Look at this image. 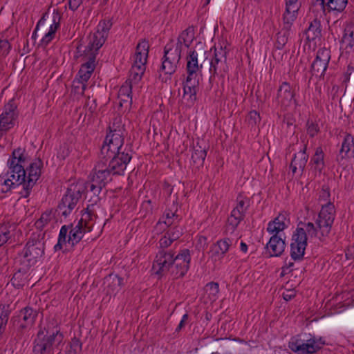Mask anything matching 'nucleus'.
<instances>
[{
    "label": "nucleus",
    "mask_w": 354,
    "mask_h": 354,
    "mask_svg": "<svg viewBox=\"0 0 354 354\" xmlns=\"http://www.w3.org/2000/svg\"><path fill=\"white\" fill-rule=\"evenodd\" d=\"M266 248L270 257H279L286 248L285 239L280 235L274 234L270 237Z\"/></svg>",
    "instance_id": "nucleus-24"
},
{
    "label": "nucleus",
    "mask_w": 354,
    "mask_h": 354,
    "mask_svg": "<svg viewBox=\"0 0 354 354\" xmlns=\"http://www.w3.org/2000/svg\"><path fill=\"white\" fill-rule=\"evenodd\" d=\"M248 123L252 125H256L261 121V117L259 113L257 111H251L248 115Z\"/></svg>",
    "instance_id": "nucleus-57"
},
{
    "label": "nucleus",
    "mask_w": 354,
    "mask_h": 354,
    "mask_svg": "<svg viewBox=\"0 0 354 354\" xmlns=\"http://www.w3.org/2000/svg\"><path fill=\"white\" fill-rule=\"evenodd\" d=\"M109 132L107 133L104 143L101 147L102 155H106L111 153V151L122 150L124 149H131V146L124 145V129L120 124L115 125V123L109 127Z\"/></svg>",
    "instance_id": "nucleus-11"
},
{
    "label": "nucleus",
    "mask_w": 354,
    "mask_h": 354,
    "mask_svg": "<svg viewBox=\"0 0 354 354\" xmlns=\"http://www.w3.org/2000/svg\"><path fill=\"white\" fill-rule=\"evenodd\" d=\"M43 166V162L40 158H38L35 162L30 164L27 168L28 171V176L30 178L35 179L37 181L41 176V169Z\"/></svg>",
    "instance_id": "nucleus-37"
},
{
    "label": "nucleus",
    "mask_w": 354,
    "mask_h": 354,
    "mask_svg": "<svg viewBox=\"0 0 354 354\" xmlns=\"http://www.w3.org/2000/svg\"><path fill=\"white\" fill-rule=\"evenodd\" d=\"M198 53L196 50H190L187 56V77L183 83L185 95H189L188 101L194 104L197 100V93L199 91V76L198 71Z\"/></svg>",
    "instance_id": "nucleus-5"
},
{
    "label": "nucleus",
    "mask_w": 354,
    "mask_h": 354,
    "mask_svg": "<svg viewBox=\"0 0 354 354\" xmlns=\"http://www.w3.org/2000/svg\"><path fill=\"white\" fill-rule=\"evenodd\" d=\"M290 224L288 214L286 212L280 213L274 220L268 224L267 232L270 234H277L283 231Z\"/></svg>",
    "instance_id": "nucleus-20"
},
{
    "label": "nucleus",
    "mask_w": 354,
    "mask_h": 354,
    "mask_svg": "<svg viewBox=\"0 0 354 354\" xmlns=\"http://www.w3.org/2000/svg\"><path fill=\"white\" fill-rule=\"evenodd\" d=\"M11 49V45L7 39H0V55L6 57Z\"/></svg>",
    "instance_id": "nucleus-58"
},
{
    "label": "nucleus",
    "mask_w": 354,
    "mask_h": 354,
    "mask_svg": "<svg viewBox=\"0 0 354 354\" xmlns=\"http://www.w3.org/2000/svg\"><path fill=\"white\" fill-rule=\"evenodd\" d=\"M330 59V51L326 48H319L311 64L310 72L316 77L323 78Z\"/></svg>",
    "instance_id": "nucleus-16"
},
{
    "label": "nucleus",
    "mask_w": 354,
    "mask_h": 354,
    "mask_svg": "<svg viewBox=\"0 0 354 354\" xmlns=\"http://www.w3.org/2000/svg\"><path fill=\"white\" fill-rule=\"evenodd\" d=\"M171 217H170L167 219L161 221V223H165L169 228L171 226H174L178 224H180V221H181V218H180V216L178 214H176V212H171Z\"/></svg>",
    "instance_id": "nucleus-52"
},
{
    "label": "nucleus",
    "mask_w": 354,
    "mask_h": 354,
    "mask_svg": "<svg viewBox=\"0 0 354 354\" xmlns=\"http://www.w3.org/2000/svg\"><path fill=\"white\" fill-rule=\"evenodd\" d=\"M111 23L110 21H104L102 24H100L98 26V29L100 30V33L103 35L104 36L107 37V33L111 26Z\"/></svg>",
    "instance_id": "nucleus-59"
},
{
    "label": "nucleus",
    "mask_w": 354,
    "mask_h": 354,
    "mask_svg": "<svg viewBox=\"0 0 354 354\" xmlns=\"http://www.w3.org/2000/svg\"><path fill=\"white\" fill-rule=\"evenodd\" d=\"M306 145L304 146L303 150H301L297 154H295L292 160L290 168L293 174H295L297 169L304 171L308 156L306 154Z\"/></svg>",
    "instance_id": "nucleus-29"
},
{
    "label": "nucleus",
    "mask_w": 354,
    "mask_h": 354,
    "mask_svg": "<svg viewBox=\"0 0 354 354\" xmlns=\"http://www.w3.org/2000/svg\"><path fill=\"white\" fill-rule=\"evenodd\" d=\"M68 243L72 246L78 243L84 236L92 231L93 226L86 219L81 218L75 227H70Z\"/></svg>",
    "instance_id": "nucleus-17"
},
{
    "label": "nucleus",
    "mask_w": 354,
    "mask_h": 354,
    "mask_svg": "<svg viewBox=\"0 0 354 354\" xmlns=\"http://www.w3.org/2000/svg\"><path fill=\"white\" fill-rule=\"evenodd\" d=\"M100 158L107 162L108 168L113 175L122 176L132 159V149H124L122 150L111 151V153L102 155Z\"/></svg>",
    "instance_id": "nucleus-8"
},
{
    "label": "nucleus",
    "mask_w": 354,
    "mask_h": 354,
    "mask_svg": "<svg viewBox=\"0 0 354 354\" xmlns=\"http://www.w3.org/2000/svg\"><path fill=\"white\" fill-rule=\"evenodd\" d=\"M84 0H68L69 9L75 11L83 3Z\"/></svg>",
    "instance_id": "nucleus-61"
},
{
    "label": "nucleus",
    "mask_w": 354,
    "mask_h": 354,
    "mask_svg": "<svg viewBox=\"0 0 354 354\" xmlns=\"http://www.w3.org/2000/svg\"><path fill=\"white\" fill-rule=\"evenodd\" d=\"M132 94V82L129 80H126V82L121 86L118 91V96L121 95H129Z\"/></svg>",
    "instance_id": "nucleus-53"
},
{
    "label": "nucleus",
    "mask_w": 354,
    "mask_h": 354,
    "mask_svg": "<svg viewBox=\"0 0 354 354\" xmlns=\"http://www.w3.org/2000/svg\"><path fill=\"white\" fill-rule=\"evenodd\" d=\"M26 176L24 178V182L21 183V185H23V192H20L21 196L24 198H28L30 196L32 189L37 182L35 179H32L29 177H28L27 180H26Z\"/></svg>",
    "instance_id": "nucleus-46"
},
{
    "label": "nucleus",
    "mask_w": 354,
    "mask_h": 354,
    "mask_svg": "<svg viewBox=\"0 0 354 354\" xmlns=\"http://www.w3.org/2000/svg\"><path fill=\"white\" fill-rule=\"evenodd\" d=\"M318 201L322 206V204L327 205L328 203H332L330 202V189L326 185H323L321 190L318 194Z\"/></svg>",
    "instance_id": "nucleus-44"
},
{
    "label": "nucleus",
    "mask_w": 354,
    "mask_h": 354,
    "mask_svg": "<svg viewBox=\"0 0 354 354\" xmlns=\"http://www.w3.org/2000/svg\"><path fill=\"white\" fill-rule=\"evenodd\" d=\"M183 225L180 223L174 226H171L166 233L171 237V241H176L183 234Z\"/></svg>",
    "instance_id": "nucleus-43"
},
{
    "label": "nucleus",
    "mask_w": 354,
    "mask_h": 354,
    "mask_svg": "<svg viewBox=\"0 0 354 354\" xmlns=\"http://www.w3.org/2000/svg\"><path fill=\"white\" fill-rule=\"evenodd\" d=\"M149 45L147 39L140 40L136 46L135 53V59L133 64L139 65L143 64L146 65L148 58Z\"/></svg>",
    "instance_id": "nucleus-25"
},
{
    "label": "nucleus",
    "mask_w": 354,
    "mask_h": 354,
    "mask_svg": "<svg viewBox=\"0 0 354 354\" xmlns=\"http://www.w3.org/2000/svg\"><path fill=\"white\" fill-rule=\"evenodd\" d=\"M146 66L143 64H133L130 70L129 78L127 80L135 84L138 83L145 71Z\"/></svg>",
    "instance_id": "nucleus-36"
},
{
    "label": "nucleus",
    "mask_w": 354,
    "mask_h": 354,
    "mask_svg": "<svg viewBox=\"0 0 354 354\" xmlns=\"http://www.w3.org/2000/svg\"><path fill=\"white\" fill-rule=\"evenodd\" d=\"M10 232L6 226L0 228V246L6 243L10 239Z\"/></svg>",
    "instance_id": "nucleus-55"
},
{
    "label": "nucleus",
    "mask_w": 354,
    "mask_h": 354,
    "mask_svg": "<svg viewBox=\"0 0 354 354\" xmlns=\"http://www.w3.org/2000/svg\"><path fill=\"white\" fill-rule=\"evenodd\" d=\"M342 82L346 85L350 80H354V66L351 64H348L343 75Z\"/></svg>",
    "instance_id": "nucleus-54"
},
{
    "label": "nucleus",
    "mask_w": 354,
    "mask_h": 354,
    "mask_svg": "<svg viewBox=\"0 0 354 354\" xmlns=\"http://www.w3.org/2000/svg\"><path fill=\"white\" fill-rule=\"evenodd\" d=\"M203 301L205 304L209 302L212 303L215 301L217 298L218 293V283L215 282H210L206 284L203 290Z\"/></svg>",
    "instance_id": "nucleus-32"
},
{
    "label": "nucleus",
    "mask_w": 354,
    "mask_h": 354,
    "mask_svg": "<svg viewBox=\"0 0 354 354\" xmlns=\"http://www.w3.org/2000/svg\"><path fill=\"white\" fill-rule=\"evenodd\" d=\"M173 203H174V210L173 209H166L162 215V216L161 217V218L160 219V221H159V223H161V221H163L165 219H167L170 217H171V212H176V211H177V206L174 205V201H173Z\"/></svg>",
    "instance_id": "nucleus-63"
},
{
    "label": "nucleus",
    "mask_w": 354,
    "mask_h": 354,
    "mask_svg": "<svg viewBox=\"0 0 354 354\" xmlns=\"http://www.w3.org/2000/svg\"><path fill=\"white\" fill-rule=\"evenodd\" d=\"M325 344L324 338L305 334L291 337L288 342V348L292 352L299 354H314L321 350Z\"/></svg>",
    "instance_id": "nucleus-7"
},
{
    "label": "nucleus",
    "mask_w": 354,
    "mask_h": 354,
    "mask_svg": "<svg viewBox=\"0 0 354 354\" xmlns=\"http://www.w3.org/2000/svg\"><path fill=\"white\" fill-rule=\"evenodd\" d=\"M25 149H15L7 161L8 171L0 176V192L7 193L12 188L21 185L26 177V170L23 164L26 161Z\"/></svg>",
    "instance_id": "nucleus-2"
},
{
    "label": "nucleus",
    "mask_w": 354,
    "mask_h": 354,
    "mask_svg": "<svg viewBox=\"0 0 354 354\" xmlns=\"http://www.w3.org/2000/svg\"><path fill=\"white\" fill-rule=\"evenodd\" d=\"M12 308L9 304H0V319L7 325Z\"/></svg>",
    "instance_id": "nucleus-48"
},
{
    "label": "nucleus",
    "mask_w": 354,
    "mask_h": 354,
    "mask_svg": "<svg viewBox=\"0 0 354 354\" xmlns=\"http://www.w3.org/2000/svg\"><path fill=\"white\" fill-rule=\"evenodd\" d=\"M173 241H171V237L169 235H167L166 233L164 235V236H162L160 239L159 243H160V245L161 248H167L168 246H169Z\"/></svg>",
    "instance_id": "nucleus-60"
},
{
    "label": "nucleus",
    "mask_w": 354,
    "mask_h": 354,
    "mask_svg": "<svg viewBox=\"0 0 354 354\" xmlns=\"http://www.w3.org/2000/svg\"><path fill=\"white\" fill-rule=\"evenodd\" d=\"M288 39V30L278 32L277 35L276 48L278 49H282L287 43Z\"/></svg>",
    "instance_id": "nucleus-49"
},
{
    "label": "nucleus",
    "mask_w": 354,
    "mask_h": 354,
    "mask_svg": "<svg viewBox=\"0 0 354 354\" xmlns=\"http://www.w3.org/2000/svg\"><path fill=\"white\" fill-rule=\"evenodd\" d=\"M86 187L83 184H71L63 196L58 205L57 209L62 215L67 217L75 208L81 199L82 194L85 193Z\"/></svg>",
    "instance_id": "nucleus-9"
},
{
    "label": "nucleus",
    "mask_w": 354,
    "mask_h": 354,
    "mask_svg": "<svg viewBox=\"0 0 354 354\" xmlns=\"http://www.w3.org/2000/svg\"><path fill=\"white\" fill-rule=\"evenodd\" d=\"M73 227V224L70 225H63L59 231L57 243L54 246V250L58 251L62 249L63 245L68 243V232L70 227Z\"/></svg>",
    "instance_id": "nucleus-38"
},
{
    "label": "nucleus",
    "mask_w": 354,
    "mask_h": 354,
    "mask_svg": "<svg viewBox=\"0 0 354 354\" xmlns=\"http://www.w3.org/2000/svg\"><path fill=\"white\" fill-rule=\"evenodd\" d=\"M64 339L59 329L50 324L39 325V330L33 340L34 354H62L60 344Z\"/></svg>",
    "instance_id": "nucleus-3"
},
{
    "label": "nucleus",
    "mask_w": 354,
    "mask_h": 354,
    "mask_svg": "<svg viewBox=\"0 0 354 354\" xmlns=\"http://www.w3.org/2000/svg\"><path fill=\"white\" fill-rule=\"evenodd\" d=\"M307 234L306 228L299 226L293 233L290 244V256L294 261L303 259L307 246Z\"/></svg>",
    "instance_id": "nucleus-12"
},
{
    "label": "nucleus",
    "mask_w": 354,
    "mask_h": 354,
    "mask_svg": "<svg viewBox=\"0 0 354 354\" xmlns=\"http://www.w3.org/2000/svg\"><path fill=\"white\" fill-rule=\"evenodd\" d=\"M61 17L58 12L53 13L52 17V24L50 25V28L41 39V44L47 46L53 39L55 32L59 26Z\"/></svg>",
    "instance_id": "nucleus-31"
},
{
    "label": "nucleus",
    "mask_w": 354,
    "mask_h": 354,
    "mask_svg": "<svg viewBox=\"0 0 354 354\" xmlns=\"http://www.w3.org/2000/svg\"><path fill=\"white\" fill-rule=\"evenodd\" d=\"M348 0H328L326 2V10L328 12L337 11L342 12L345 9Z\"/></svg>",
    "instance_id": "nucleus-39"
},
{
    "label": "nucleus",
    "mask_w": 354,
    "mask_h": 354,
    "mask_svg": "<svg viewBox=\"0 0 354 354\" xmlns=\"http://www.w3.org/2000/svg\"><path fill=\"white\" fill-rule=\"evenodd\" d=\"M69 348H66V354H80L82 351V344L81 341L74 337L68 344Z\"/></svg>",
    "instance_id": "nucleus-42"
},
{
    "label": "nucleus",
    "mask_w": 354,
    "mask_h": 354,
    "mask_svg": "<svg viewBox=\"0 0 354 354\" xmlns=\"http://www.w3.org/2000/svg\"><path fill=\"white\" fill-rule=\"evenodd\" d=\"M212 48H210L209 51H205V59L203 63L205 65L210 66V71H212L214 69V71L216 70V66L220 62H222L223 59L225 61L226 59V52L221 48L218 50L214 48V51H212Z\"/></svg>",
    "instance_id": "nucleus-21"
},
{
    "label": "nucleus",
    "mask_w": 354,
    "mask_h": 354,
    "mask_svg": "<svg viewBox=\"0 0 354 354\" xmlns=\"http://www.w3.org/2000/svg\"><path fill=\"white\" fill-rule=\"evenodd\" d=\"M106 36L101 35V33H100V30L98 29L96 32L90 37L89 42L82 55L89 57L90 54H93L95 55V59H96L98 50L104 44Z\"/></svg>",
    "instance_id": "nucleus-23"
},
{
    "label": "nucleus",
    "mask_w": 354,
    "mask_h": 354,
    "mask_svg": "<svg viewBox=\"0 0 354 354\" xmlns=\"http://www.w3.org/2000/svg\"><path fill=\"white\" fill-rule=\"evenodd\" d=\"M82 184L86 187V197H87L89 192L92 193L93 195L94 196V199L93 200L92 197H91V198L88 201H93V203L91 204L92 205H93L94 204H96L97 203V201L100 200L98 195L101 192L102 188H104V187H103L101 185L97 184V183H93V182H92L91 183H82Z\"/></svg>",
    "instance_id": "nucleus-35"
},
{
    "label": "nucleus",
    "mask_w": 354,
    "mask_h": 354,
    "mask_svg": "<svg viewBox=\"0 0 354 354\" xmlns=\"http://www.w3.org/2000/svg\"><path fill=\"white\" fill-rule=\"evenodd\" d=\"M233 239L229 237H225L217 241L215 245V252L218 254H221L222 256L224 255L229 250L230 246L232 245Z\"/></svg>",
    "instance_id": "nucleus-41"
},
{
    "label": "nucleus",
    "mask_w": 354,
    "mask_h": 354,
    "mask_svg": "<svg viewBox=\"0 0 354 354\" xmlns=\"http://www.w3.org/2000/svg\"><path fill=\"white\" fill-rule=\"evenodd\" d=\"M350 157H354V138L351 134L346 133L342 143L337 160L339 158L342 160Z\"/></svg>",
    "instance_id": "nucleus-27"
},
{
    "label": "nucleus",
    "mask_w": 354,
    "mask_h": 354,
    "mask_svg": "<svg viewBox=\"0 0 354 354\" xmlns=\"http://www.w3.org/2000/svg\"><path fill=\"white\" fill-rule=\"evenodd\" d=\"M171 252L160 251L156 255L152 270L156 274L164 275L170 272L176 279L185 275L189 268L190 255L189 250H183L175 258Z\"/></svg>",
    "instance_id": "nucleus-1"
},
{
    "label": "nucleus",
    "mask_w": 354,
    "mask_h": 354,
    "mask_svg": "<svg viewBox=\"0 0 354 354\" xmlns=\"http://www.w3.org/2000/svg\"><path fill=\"white\" fill-rule=\"evenodd\" d=\"M180 58L179 50L173 49L170 44H167L164 48V55L162 58L160 71L163 72L165 75L174 74L177 69Z\"/></svg>",
    "instance_id": "nucleus-14"
},
{
    "label": "nucleus",
    "mask_w": 354,
    "mask_h": 354,
    "mask_svg": "<svg viewBox=\"0 0 354 354\" xmlns=\"http://www.w3.org/2000/svg\"><path fill=\"white\" fill-rule=\"evenodd\" d=\"M335 214L336 211L333 203L322 204L315 222L316 225L311 222L304 224L308 235L324 241L330 233Z\"/></svg>",
    "instance_id": "nucleus-4"
},
{
    "label": "nucleus",
    "mask_w": 354,
    "mask_h": 354,
    "mask_svg": "<svg viewBox=\"0 0 354 354\" xmlns=\"http://www.w3.org/2000/svg\"><path fill=\"white\" fill-rule=\"evenodd\" d=\"M295 295L296 294L295 290H286L283 292L282 295L283 299L286 301L291 300L295 297Z\"/></svg>",
    "instance_id": "nucleus-64"
},
{
    "label": "nucleus",
    "mask_w": 354,
    "mask_h": 354,
    "mask_svg": "<svg viewBox=\"0 0 354 354\" xmlns=\"http://www.w3.org/2000/svg\"><path fill=\"white\" fill-rule=\"evenodd\" d=\"M44 234H32L27 242L24 251L21 263L33 266L37 259L44 254L45 242Z\"/></svg>",
    "instance_id": "nucleus-10"
},
{
    "label": "nucleus",
    "mask_w": 354,
    "mask_h": 354,
    "mask_svg": "<svg viewBox=\"0 0 354 354\" xmlns=\"http://www.w3.org/2000/svg\"><path fill=\"white\" fill-rule=\"evenodd\" d=\"M340 43L342 48L348 51L354 48V23L346 24Z\"/></svg>",
    "instance_id": "nucleus-28"
},
{
    "label": "nucleus",
    "mask_w": 354,
    "mask_h": 354,
    "mask_svg": "<svg viewBox=\"0 0 354 354\" xmlns=\"http://www.w3.org/2000/svg\"><path fill=\"white\" fill-rule=\"evenodd\" d=\"M236 205L232 209L230 216L227 218L226 232L232 233L240 222L244 218L245 212L250 205L248 198L239 195L236 198Z\"/></svg>",
    "instance_id": "nucleus-13"
},
{
    "label": "nucleus",
    "mask_w": 354,
    "mask_h": 354,
    "mask_svg": "<svg viewBox=\"0 0 354 354\" xmlns=\"http://www.w3.org/2000/svg\"><path fill=\"white\" fill-rule=\"evenodd\" d=\"M306 131L308 136L313 138L319 132L320 129L317 122L308 120L306 122Z\"/></svg>",
    "instance_id": "nucleus-50"
},
{
    "label": "nucleus",
    "mask_w": 354,
    "mask_h": 354,
    "mask_svg": "<svg viewBox=\"0 0 354 354\" xmlns=\"http://www.w3.org/2000/svg\"><path fill=\"white\" fill-rule=\"evenodd\" d=\"M305 35L308 41H314L321 37V23L317 17L310 23L308 28L305 31Z\"/></svg>",
    "instance_id": "nucleus-33"
},
{
    "label": "nucleus",
    "mask_w": 354,
    "mask_h": 354,
    "mask_svg": "<svg viewBox=\"0 0 354 354\" xmlns=\"http://www.w3.org/2000/svg\"><path fill=\"white\" fill-rule=\"evenodd\" d=\"M326 2L325 0H312L310 10L313 12L324 13L326 10Z\"/></svg>",
    "instance_id": "nucleus-47"
},
{
    "label": "nucleus",
    "mask_w": 354,
    "mask_h": 354,
    "mask_svg": "<svg viewBox=\"0 0 354 354\" xmlns=\"http://www.w3.org/2000/svg\"><path fill=\"white\" fill-rule=\"evenodd\" d=\"M50 221V213H44L41 214L40 218H39L36 223L35 225L37 228L42 229L44 225L48 224V223Z\"/></svg>",
    "instance_id": "nucleus-56"
},
{
    "label": "nucleus",
    "mask_w": 354,
    "mask_h": 354,
    "mask_svg": "<svg viewBox=\"0 0 354 354\" xmlns=\"http://www.w3.org/2000/svg\"><path fill=\"white\" fill-rule=\"evenodd\" d=\"M294 97L295 91L292 86L287 82H282L277 91V100L278 103L282 107H288L292 104L293 101H295Z\"/></svg>",
    "instance_id": "nucleus-19"
},
{
    "label": "nucleus",
    "mask_w": 354,
    "mask_h": 354,
    "mask_svg": "<svg viewBox=\"0 0 354 354\" xmlns=\"http://www.w3.org/2000/svg\"><path fill=\"white\" fill-rule=\"evenodd\" d=\"M108 294H116L123 286V278L118 274H109L105 278Z\"/></svg>",
    "instance_id": "nucleus-30"
},
{
    "label": "nucleus",
    "mask_w": 354,
    "mask_h": 354,
    "mask_svg": "<svg viewBox=\"0 0 354 354\" xmlns=\"http://www.w3.org/2000/svg\"><path fill=\"white\" fill-rule=\"evenodd\" d=\"M86 88V82H82L80 80H73V84H72V91L74 92L75 93L80 94V95H84Z\"/></svg>",
    "instance_id": "nucleus-51"
},
{
    "label": "nucleus",
    "mask_w": 354,
    "mask_h": 354,
    "mask_svg": "<svg viewBox=\"0 0 354 354\" xmlns=\"http://www.w3.org/2000/svg\"><path fill=\"white\" fill-rule=\"evenodd\" d=\"M324 153L321 147H317L313 157L310 160V163L313 166L315 171L321 173L325 167L324 163Z\"/></svg>",
    "instance_id": "nucleus-34"
},
{
    "label": "nucleus",
    "mask_w": 354,
    "mask_h": 354,
    "mask_svg": "<svg viewBox=\"0 0 354 354\" xmlns=\"http://www.w3.org/2000/svg\"><path fill=\"white\" fill-rule=\"evenodd\" d=\"M17 106L10 101L4 106L3 111L0 115V140L15 124L17 118Z\"/></svg>",
    "instance_id": "nucleus-15"
},
{
    "label": "nucleus",
    "mask_w": 354,
    "mask_h": 354,
    "mask_svg": "<svg viewBox=\"0 0 354 354\" xmlns=\"http://www.w3.org/2000/svg\"><path fill=\"white\" fill-rule=\"evenodd\" d=\"M82 59L84 61L81 65L80 69L78 72L80 80L86 82L91 77V74L95 68V59L93 54H90L89 57L81 55Z\"/></svg>",
    "instance_id": "nucleus-22"
},
{
    "label": "nucleus",
    "mask_w": 354,
    "mask_h": 354,
    "mask_svg": "<svg viewBox=\"0 0 354 354\" xmlns=\"http://www.w3.org/2000/svg\"><path fill=\"white\" fill-rule=\"evenodd\" d=\"M194 26H189L186 30H183L179 35V40L183 39V44L187 48H189L194 39Z\"/></svg>",
    "instance_id": "nucleus-40"
},
{
    "label": "nucleus",
    "mask_w": 354,
    "mask_h": 354,
    "mask_svg": "<svg viewBox=\"0 0 354 354\" xmlns=\"http://www.w3.org/2000/svg\"><path fill=\"white\" fill-rule=\"evenodd\" d=\"M298 0H286V9L298 10L299 6L297 5Z\"/></svg>",
    "instance_id": "nucleus-62"
},
{
    "label": "nucleus",
    "mask_w": 354,
    "mask_h": 354,
    "mask_svg": "<svg viewBox=\"0 0 354 354\" xmlns=\"http://www.w3.org/2000/svg\"><path fill=\"white\" fill-rule=\"evenodd\" d=\"M38 312L30 306L22 308L17 315L12 317L10 328L15 340H21L28 328L34 325Z\"/></svg>",
    "instance_id": "nucleus-6"
},
{
    "label": "nucleus",
    "mask_w": 354,
    "mask_h": 354,
    "mask_svg": "<svg viewBox=\"0 0 354 354\" xmlns=\"http://www.w3.org/2000/svg\"><path fill=\"white\" fill-rule=\"evenodd\" d=\"M22 266L17 270L14 273L10 282L12 286L17 288H22L28 280V272L30 266L26 263H21Z\"/></svg>",
    "instance_id": "nucleus-26"
},
{
    "label": "nucleus",
    "mask_w": 354,
    "mask_h": 354,
    "mask_svg": "<svg viewBox=\"0 0 354 354\" xmlns=\"http://www.w3.org/2000/svg\"><path fill=\"white\" fill-rule=\"evenodd\" d=\"M93 172L92 182L97 183L104 187L112 180V176H114L108 168L107 162L102 159L97 162Z\"/></svg>",
    "instance_id": "nucleus-18"
},
{
    "label": "nucleus",
    "mask_w": 354,
    "mask_h": 354,
    "mask_svg": "<svg viewBox=\"0 0 354 354\" xmlns=\"http://www.w3.org/2000/svg\"><path fill=\"white\" fill-rule=\"evenodd\" d=\"M298 10H290V9H286L285 13L283 14V24L284 27L288 30L290 26H292L293 21L297 18V13Z\"/></svg>",
    "instance_id": "nucleus-45"
}]
</instances>
